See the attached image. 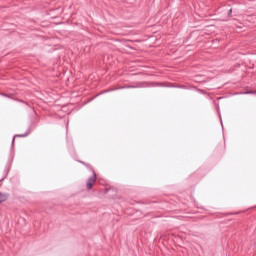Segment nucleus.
Listing matches in <instances>:
<instances>
[{"label": "nucleus", "mask_w": 256, "mask_h": 256, "mask_svg": "<svg viewBox=\"0 0 256 256\" xmlns=\"http://www.w3.org/2000/svg\"><path fill=\"white\" fill-rule=\"evenodd\" d=\"M96 181H97V177H95V175H93V177H91L90 179L87 180L86 188L88 190L93 189V186L95 185Z\"/></svg>", "instance_id": "obj_1"}, {"label": "nucleus", "mask_w": 256, "mask_h": 256, "mask_svg": "<svg viewBox=\"0 0 256 256\" xmlns=\"http://www.w3.org/2000/svg\"><path fill=\"white\" fill-rule=\"evenodd\" d=\"M7 199V195L0 193V203H4V201Z\"/></svg>", "instance_id": "obj_2"}, {"label": "nucleus", "mask_w": 256, "mask_h": 256, "mask_svg": "<svg viewBox=\"0 0 256 256\" xmlns=\"http://www.w3.org/2000/svg\"><path fill=\"white\" fill-rule=\"evenodd\" d=\"M229 11H230V13H232V11H233V10H232V9H230Z\"/></svg>", "instance_id": "obj_3"}]
</instances>
